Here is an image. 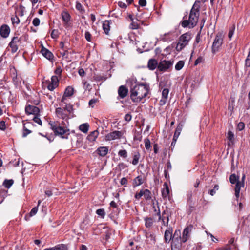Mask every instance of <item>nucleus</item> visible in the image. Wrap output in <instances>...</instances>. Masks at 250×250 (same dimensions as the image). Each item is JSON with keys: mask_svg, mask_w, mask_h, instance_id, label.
<instances>
[{"mask_svg": "<svg viewBox=\"0 0 250 250\" xmlns=\"http://www.w3.org/2000/svg\"><path fill=\"white\" fill-rule=\"evenodd\" d=\"M38 115H35V117L33 118V121L38 123L39 125H42V122L40 118L38 116Z\"/></svg>", "mask_w": 250, "mask_h": 250, "instance_id": "51", "label": "nucleus"}, {"mask_svg": "<svg viewBox=\"0 0 250 250\" xmlns=\"http://www.w3.org/2000/svg\"><path fill=\"white\" fill-rule=\"evenodd\" d=\"M184 62L183 61H179L175 65V69L177 70H181L184 66Z\"/></svg>", "mask_w": 250, "mask_h": 250, "instance_id": "38", "label": "nucleus"}, {"mask_svg": "<svg viewBox=\"0 0 250 250\" xmlns=\"http://www.w3.org/2000/svg\"><path fill=\"white\" fill-rule=\"evenodd\" d=\"M118 155L123 157V158H126L127 157V152L126 150H120L118 152Z\"/></svg>", "mask_w": 250, "mask_h": 250, "instance_id": "39", "label": "nucleus"}, {"mask_svg": "<svg viewBox=\"0 0 250 250\" xmlns=\"http://www.w3.org/2000/svg\"><path fill=\"white\" fill-rule=\"evenodd\" d=\"M193 229L192 225H189L186 227L183 231V235L182 237H180V243H185L190 237V233L191 232Z\"/></svg>", "mask_w": 250, "mask_h": 250, "instance_id": "9", "label": "nucleus"}, {"mask_svg": "<svg viewBox=\"0 0 250 250\" xmlns=\"http://www.w3.org/2000/svg\"><path fill=\"white\" fill-rule=\"evenodd\" d=\"M143 195L146 200H150L151 198V193L148 189L143 190Z\"/></svg>", "mask_w": 250, "mask_h": 250, "instance_id": "35", "label": "nucleus"}, {"mask_svg": "<svg viewBox=\"0 0 250 250\" xmlns=\"http://www.w3.org/2000/svg\"><path fill=\"white\" fill-rule=\"evenodd\" d=\"M99 135V132L98 130H94L87 136V139L90 142L95 141Z\"/></svg>", "mask_w": 250, "mask_h": 250, "instance_id": "22", "label": "nucleus"}, {"mask_svg": "<svg viewBox=\"0 0 250 250\" xmlns=\"http://www.w3.org/2000/svg\"><path fill=\"white\" fill-rule=\"evenodd\" d=\"M31 125V124L30 123H28L27 124H23V133H22V137H25L28 135L29 134L31 133V131L29 130L27 127H29V126Z\"/></svg>", "mask_w": 250, "mask_h": 250, "instance_id": "25", "label": "nucleus"}, {"mask_svg": "<svg viewBox=\"0 0 250 250\" xmlns=\"http://www.w3.org/2000/svg\"><path fill=\"white\" fill-rule=\"evenodd\" d=\"M69 113H71L73 111V106L70 104H67L64 108Z\"/></svg>", "mask_w": 250, "mask_h": 250, "instance_id": "45", "label": "nucleus"}, {"mask_svg": "<svg viewBox=\"0 0 250 250\" xmlns=\"http://www.w3.org/2000/svg\"><path fill=\"white\" fill-rule=\"evenodd\" d=\"M96 213L99 216H100L102 218H104L105 216V211L104 210L103 208L98 209L96 210Z\"/></svg>", "mask_w": 250, "mask_h": 250, "instance_id": "41", "label": "nucleus"}, {"mask_svg": "<svg viewBox=\"0 0 250 250\" xmlns=\"http://www.w3.org/2000/svg\"><path fill=\"white\" fill-rule=\"evenodd\" d=\"M41 52L42 55L49 60H51L53 59V54L49 50L45 48L42 45Z\"/></svg>", "mask_w": 250, "mask_h": 250, "instance_id": "15", "label": "nucleus"}, {"mask_svg": "<svg viewBox=\"0 0 250 250\" xmlns=\"http://www.w3.org/2000/svg\"><path fill=\"white\" fill-rule=\"evenodd\" d=\"M179 234H180L179 231H175L173 236H172V238L171 240L172 241V243H175L176 241L178 242L179 240H180V237H181L179 236Z\"/></svg>", "mask_w": 250, "mask_h": 250, "instance_id": "36", "label": "nucleus"}, {"mask_svg": "<svg viewBox=\"0 0 250 250\" xmlns=\"http://www.w3.org/2000/svg\"><path fill=\"white\" fill-rule=\"evenodd\" d=\"M218 189H219L218 185H215L214 187V188L209 190V193L211 196H213L216 193V191L218 190Z\"/></svg>", "mask_w": 250, "mask_h": 250, "instance_id": "46", "label": "nucleus"}, {"mask_svg": "<svg viewBox=\"0 0 250 250\" xmlns=\"http://www.w3.org/2000/svg\"><path fill=\"white\" fill-rule=\"evenodd\" d=\"M159 64L156 60L154 59H151L149 60L147 64V66L150 70H154L157 66L158 67Z\"/></svg>", "mask_w": 250, "mask_h": 250, "instance_id": "20", "label": "nucleus"}, {"mask_svg": "<svg viewBox=\"0 0 250 250\" xmlns=\"http://www.w3.org/2000/svg\"><path fill=\"white\" fill-rule=\"evenodd\" d=\"M128 89L124 85L120 86L118 89V94L121 98L125 97L128 93Z\"/></svg>", "mask_w": 250, "mask_h": 250, "instance_id": "17", "label": "nucleus"}, {"mask_svg": "<svg viewBox=\"0 0 250 250\" xmlns=\"http://www.w3.org/2000/svg\"><path fill=\"white\" fill-rule=\"evenodd\" d=\"M51 129L56 136H59L63 139H67L70 134L69 130L60 126L58 122H49Z\"/></svg>", "mask_w": 250, "mask_h": 250, "instance_id": "4", "label": "nucleus"}, {"mask_svg": "<svg viewBox=\"0 0 250 250\" xmlns=\"http://www.w3.org/2000/svg\"><path fill=\"white\" fill-rule=\"evenodd\" d=\"M145 226L147 228H150L153 225V219L152 218H150V217L146 218L145 219Z\"/></svg>", "mask_w": 250, "mask_h": 250, "instance_id": "34", "label": "nucleus"}, {"mask_svg": "<svg viewBox=\"0 0 250 250\" xmlns=\"http://www.w3.org/2000/svg\"><path fill=\"white\" fill-rule=\"evenodd\" d=\"M67 249V247L64 244H59L55 247L45 249L43 250H66Z\"/></svg>", "mask_w": 250, "mask_h": 250, "instance_id": "24", "label": "nucleus"}, {"mask_svg": "<svg viewBox=\"0 0 250 250\" xmlns=\"http://www.w3.org/2000/svg\"><path fill=\"white\" fill-rule=\"evenodd\" d=\"M6 129V125L5 122L4 121H1L0 122V129L1 130H4Z\"/></svg>", "mask_w": 250, "mask_h": 250, "instance_id": "55", "label": "nucleus"}, {"mask_svg": "<svg viewBox=\"0 0 250 250\" xmlns=\"http://www.w3.org/2000/svg\"><path fill=\"white\" fill-rule=\"evenodd\" d=\"M183 125V124L180 123L178 124V126H177L173 136V141H174L175 142H176L179 136L180 135L181 132L182 130Z\"/></svg>", "mask_w": 250, "mask_h": 250, "instance_id": "19", "label": "nucleus"}, {"mask_svg": "<svg viewBox=\"0 0 250 250\" xmlns=\"http://www.w3.org/2000/svg\"><path fill=\"white\" fill-rule=\"evenodd\" d=\"M139 4L142 7L146 6V0H139Z\"/></svg>", "mask_w": 250, "mask_h": 250, "instance_id": "60", "label": "nucleus"}, {"mask_svg": "<svg viewBox=\"0 0 250 250\" xmlns=\"http://www.w3.org/2000/svg\"><path fill=\"white\" fill-rule=\"evenodd\" d=\"M64 110V109H62L61 107H58L56 109L55 112L58 117L64 119L67 117V114L65 113Z\"/></svg>", "mask_w": 250, "mask_h": 250, "instance_id": "21", "label": "nucleus"}, {"mask_svg": "<svg viewBox=\"0 0 250 250\" xmlns=\"http://www.w3.org/2000/svg\"><path fill=\"white\" fill-rule=\"evenodd\" d=\"M55 73L56 75H60L62 73V69L60 67H57L55 71Z\"/></svg>", "mask_w": 250, "mask_h": 250, "instance_id": "62", "label": "nucleus"}, {"mask_svg": "<svg viewBox=\"0 0 250 250\" xmlns=\"http://www.w3.org/2000/svg\"><path fill=\"white\" fill-rule=\"evenodd\" d=\"M11 21L13 24L17 25L18 24L20 21L19 18L17 16L11 17Z\"/></svg>", "mask_w": 250, "mask_h": 250, "instance_id": "42", "label": "nucleus"}, {"mask_svg": "<svg viewBox=\"0 0 250 250\" xmlns=\"http://www.w3.org/2000/svg\"><path fill=\"white\" fill-rule=\"evenodd\" d=\"M149 90V86L147 83L136 85L130 90L131 99L133 102H139L147 96Z\"/></svg>", "mask_w": 250, "mask_h": 250, "instance_id": "2", "label": "nucleus"}, {"mask_svg": "<svg viewBox=\"0 0 250 250\" xmlns=\"http://www.w3.org/2000/svg\"><path fill=\"white\" fill-rule=\"evenodd\" d=\"M235 26L233 25L232 27L230 29L229 33H228V37L229 39H231L232 37L233 36L235 30Z\"/></svg>", "mask_w": 250, "mask_h": 250, "instance_id": "44", "label": "nucleus"}, {"mask_svg": "<svg viewBox=\"0 0 250 250\" xmlns=\"http://www.w3.org/2000/svg\"><path fill=\"white\" fill-rule=\"evenodd\" d=\"M118 4L119 7L122 8H125L127 6L125 3L122 1H119Z\"/></svg>", "mask_w": 250, "mask_h": 250, "instance_id": "61", "label": "nucleus"}, {"mask_svg": "<svg viewBox=\"0 0 250 250\" xmlns=\"http://www.w3.org/2000/svg\"><path fill=\"white\" fill-rule=\"evenodd\" d=\"M120 183L122 185H125L127 183V180L126 178L123 177L120 181Z\"/></svg>", "mask_w": 250, "mask_h": 250, "instance_id": "59", "label": "nucleus"}, {"mask_svg": "<svg viewBox=\"0 0 250 250\" xmlns=\"http://www.w3.org/2000/svg\"><path fill=\"white\" fill-rule=\"evenodd\" d=\"M74 89L71 86H68L64 91V93L62 97V98L61 101L64 102L66 100V98L67 97H70L73 94Z\"/></svg>", "mask_w": 250, "mask_h": 250, "instance_id": "16", "label": "nucleus"}, {"mask_svg": "<svg viewBox=\"0 0 250 250\" xmlns=\"http://www.w3.org/2000/svg\"><path fill=\"white\" fill-rule=\"evenodd\" d=\"M245 66L247 67L250 66V49L247 59L245 60Z\"/></svg>", "mask_w": 250, "mask_h": 250, "instance_id": "48", "label": "nucleus"}, {"mask_svg": "<svg viewBox=\"0 0 250 250\" xmlns=\"http://www.w3.org/2000/svg\"><path fill=\"white\" fill-rule=\"evenodd\" d=\"M140 157V155L139 152H135L133 155V159L132 161V164L133 165H136L138 162Z\"/></svg>", "mask_w": 250, "mask_h": 250, "instance_id": "31", "label": "nucleus"}, {"mask_svg": "<svg viewBox=\"0 0 250 250\" xmlns=\"http://www.w3.org/2000/svg\"><path fill=\"white\" fill-rule=\"evenodd\" d=\"M157 215L159 216V220H162L163 225L165 226H168L169 222V217L170 216L169 213L167 211H164L162 213V216H161L160 211L159 209Z\"/></svg>", "mask_w": 250, "mask_h": 250, "instance_id": "8", "label": "nucleus"}, {"mask_svg": "<svg viewBox=\"0 0 250 250\" xmlns=\"http://www.w3.org/2000/svg\"><path fill=\"white\" fill-rule=\"evenodd\" d=\"M85 38L87 41L90 42L91 41V34L89 32H85Z\"/></svg>", "mask_w": 250, "mask_h": 250, "instance_id": "57", "label": "nucleus"}, {"mask_svg": "<svg viewBox=\"0 0 250 250\" xmlns=\"http://www.w3.org/2000/svg\"><path fill=\"white\" fill-rule=\"evenodd\" d=\"M142 196H143V190H141L139 193L136 194L135 197L136 199L139 200Z\"/></svg>", "mask_w": 250, "mask_h": 250, "instance_id": "58", "label": "nucleus"}, {"mask_svg": "<svg viewBox=\"0 0 250 250\" xmlns=\"http://www.w3.org/2000/svg\"><path fill=\"white\" fill-rule=\"evenodd\" d=\"M245 179V174H243L241 180H239V176L235 174H232L229 177L230 182L234 184H236L235 188V196L237 199L239 197L240 191L241 188L244 187V181Z\"/></svg>", "mask_w": 250, "mask_h": 250, "instance_id": "3", "label": "nucleus"}, {"mask_svg": "<svg viewBox=\"0 0 250 250\" xmlns=\"http://www.w3.org/2000/svg\"><path fill=\"white\" fill-rule=\"evenodd\" d=\"M10 28L7 25H3L0 27V35L2 37L6 38L8 36L10 33Z\"/></svg>", "mask_w": 250, "mask_h": 250, "instance_id": "18", "label": "nucleus"}, {"mask_svg": "<svg viewBox=\"0 0 250 250\" xmlns=\"http://www.w3.org/2000/svg\"><path fill=\"white\" fill-rule=\"evenodd\" d=\"M38 207H35L34 208H33L31 211L30 212L29 215H26L25 216V219L26 220H28L29 218V217H32L34 215H35L37 211H38Z\"/></svg>", "mask_w": 250, "mask_h": 250, "instance_id": "30", "label": "nucleus"}, {"mask_svg": "<svg viewBox=\"0 0 250 250\" xmlns=\"http://www.w3.org/2000/svg\"><path fill=\"white\" fill-rule=\"evenodd\" d=\"M78 73L81 76H83L85 74V72L84 70L82 68H81L79 70Z\"/></svg>", "mask_w": 250, "mask_h": 250, "instance_id": "64", "label": "nucleus"}, {"mask_svg": "<svg viewBox=\"0 0 250 250\" xmlns=\"http://www.w3.org/2000/svg\"><path fill=\"white\" fill-rule=\"evenodd\" d=\"M110 22L108 21H105L103 23V29L106 34H108L110 30Z\"/></svg>", "mask_w": 250, "mask_h": 250, "instance_id": "29", "label": "nucleus"}, {"mask_svg": "<svg viewBox=\"0 0 250 250\" xmlns=\"http://www.w3.org/2000/svg\"><path fill=\"white\" fill-rule=\"evenodd\" d=\"M224 35L222 33H218L214 40L212 46V51L213 53H215L219 50L221 46L223 41Z\"/></svg>", "mask_w": 250, "mask_h": 250, "instance_id": "6", "label": "nucleus"}, {"mask_svg": "<svg viewBox=\"0 0 250 250\" xmlns=\"http://www.w3.org/2000/svg\"><path fill=\"white\" fill-rule=\"evenodd\" d=\"M165 188L162 191V195L164 198H166L168 196L169 194V189L167 183H165L164 184Z\"/></svg>", "mask_w": 250, "mask_h": 250, "instance_id": "27", "label": "nucleus"}, {"mask_svg": "<svg viewBox=\"0 0 250 250\" xmlns=\"http://www.w3.org/2000/svg\"><path fill=\"white\" fill-rule=\"evenodd\" d=\"M204 61V58L202 56H200L195 61L194 65H197V64L203 62Z\"/></svg>", "mask_w": 250, "mask_h": 250, "instance_id": "47", "label": "nucleus"}, {"mask_svg": "<svg viewBox=\"0 0 250 250\" xmlns=\"http://www.w3.org/2000/svg\"><path fill=\"white\" fill-rule=\"evenodd\" d=\"M173 229L171 227H168L165 232L164 239L166 243H168L172 238Z\"/></svg>", "mask_w": 250, "mask_h": 250, "instance_id": "14", "label": "nucleus"}, {"mask_svg": "<svg viewBox=\"0 0 250 250\" xmlns=\"http://www.w3.org/2000/svg\"><path fill=\"white\" fill-rule=\"evenodd\" d=\"M89 128V125L87 123L82 124L79 126V129L83 133H87Z\"/></svg>", "mask_w": 250, "mask_h": 250, "instance_id": "33", "label": "nucleus"}, {"mask_svg": "<svg viewBox=\"0 0 250 250\" xmlns=\"http://www.w3.org/2000/svg\"><path fill=\"white\" fill-rule=\"evenodd\" d=\"M139 24L136 22H135L134 21H132V22L130 23V24L129 26V28L130 29H132V30L137 29L139 28Z\"/></svg>", "mask_w": 250, "mask_h": 250, "instance_id": "40", "label": "nucleus"}, {"mask_svg": "<svg viewBox=\"0 0 250 250\" xmlns=\"http://www.w3.org/2000/svg\"><path fill=\"white\" fill-rule=\"evenodd\" d=\"M20 43V39L18 37H14L9 45L11 49V52L12 53L16 52L18 49V46Z\"/></svg>", "mask_w": 250, "mask_h": 250, "instance_id": "12", "label": "nucleus"}, {"mask_svg": "<svg viewBox=\"0 0 250 250\" xmlns=\"http://www.w3.org/2000/svg\"><path fill=\"white\" fill-rule=\"evenodd\" d=\"M132 119V116L130 113H128L126 114L124 117V119L125 121L127 122H129Z\"/></svg>", "mask_w": 250, "mask_h": 250, "instance_id": "56", "label": "nucleus"}, {"mask_svg": "<svg viewBox=\"0 0 250 250\" xmlns=\"http://www.w3.org/2000/svg\"><path fill=\"white\" fill-rule=\"evenodd\" d=\"M59 80L57 76H52L51 79V82H46L47 87L50 91H53L58 84Z\"/></svg>", "mask_w": 250, "mask_h": 250, "instance_id": "11", "label": "nucleus"}, {"mask_svg": "<svg viewBox=\"0 0 250 250\" xmlns=\"http://www.w3.org/2000/svg\"><path fill=\"white\" fill-rule=\"evenodd\" d=\"M167 99L162 98V99L160 101V104L161 105H164L166 104L167 102Z\"/></svg>", "mask_w": 250, "mask_h": 250, "instance_id": "63", "label": "nucleus"}, {"mask_svg": "<svg viewBox=\"0 0 250 250\" xmlns=\"http://www.w3.org/2000/svg\"><path fill=\"white\" fill-rule=\"evenodd\" d=\"M62 20L65 24H67L70 20V15L67 12L63 11L62 13Z\"/></svg>", "mask_w": 250, "mask_h": 250, "instance_id": "28", "label": "nucleus"}, {"mask_svg": "<svg viewBox=\"0 0 250 250\" xmlns=\"http://www.w3.org/2000/svg\"><path fill=\"white\" fill-rule=\"evenodd\" d=\"M59 34H58V31L57 30H53L51 33V36L52 38L55 39L57 38L58 37Z\"/></svg>", "mask_w": 250, "mask_h": 250, "instance_id": "49", "label": "nucleus"}, {"mask_svg": "<svg viewBox=\"0 0 250 250\" xmlns=\"http://www.w3.org/2000/svg\"><path fill=\"white\" fill-rule=\"evenodd\" d=\"M191 34L187 32L182 35L179 39V41L177 44L176 49L177 51H181L188 43L189 41L191 40Z\"/></svg>", "mask_w": 250, "mask_h": 250, "instance_id": "5", "label": "nucleus"}, {"mask_svg": "<svg viewBox=\"0 0 250 250\" xmlns=\"http://www.w3.org/2000/svg\"><path fill=\"white\" fill-rule=\"evenodd\" d=\"M25 112L28 114H33L34 115H39V108L34 105H28L25 107Z\"/></svg>", "mask_w": 250, "mask_h": 250, "instance_id": "13", "label": "nucleus"}, {"mask_svg": "<svg viewBox=\"0 0 250 250\" xmlns=\"http://www.w3.org/2000/svg\"><path fill=\"white\" fill-rule=\"evenodd\" d=\"M145 147L146 149H149L151 147V144L150 140L148 139H146L145 140Z\"/></svg>", "mask_w": 250, "mask_h": 250, "instance_id": "50", "label": "nucleus"}, {"mask_svg": "<svg viewBox=\"0 0 250 250\" xmlns=\"http://www.w3.org/2000/svg\"><path fill=\"white\" fill-rule=\"evenodd\" d=\"M199 1H196L193 4L189 13L188 19L187 20L185 16L184 17V19L181 22L182 26L184 28L189 27V28H193L194 27L198 21L199 16V8L200 6L198 3Z\"/></svg>", "mask_w": 250, "mask_h": 250, "instance_id": "1", "label": "nucleus"}, {"mask_svg": "<svg viewBox=\"0 0 250 250\" xmlns=\"http://www.w3.org/2000/svg\"><path fill=\"white\" fill-rule=\"evenodd\" d=\"M227 138L229 141L230 142L228 143L229 145H230L231 144H232L234 142V134L231 131H229L227 134Z\"/></svg>", "mask_w": 250, "mask_h": 250, "instance_id": "32", "label": "nucleus"}, {"mask_svg": "<svg viewBox=\"0 0 250 250\" xmlns=\"http://www.w3.org/2000/svg\"><path fill=\"white\" fill-rule=\"evenodd\" d=\"M123 132L120 131H114L107 134L105 136V139L107 141L119 139L123 136Z\"/></svg>", "mask_w": 250, "mask_h": 250, "instance_id": "7", "label": "nucleus"}, {"mask_svg": "<svg viewBox=\"0 0 250 250\" xmlns=\"http://www.w3.org/2000/svg\"><path fill=\"white\" fill-rule=\"evenodd\" d=\"M245 127V124L243 122H240L237 125V128L239 130H242Z\"/></svg>", "mask_w": 250, "mask_h": 250, "instance_id": "54", "label": "nucleus"}, {"mask_svg": "<svg viewBox=\"0 0 250 250\" xmlns=\"http://www.w3.org/2000/svg\"><path fill=\"white\" fill-rule=\"evenodd\" d=\"M144 182V178L142 176H138L136 177L133 182L134 187H137L142 184Z\"/></svg>", "mask_w": 250, "mask_h": 250, "instance_id": "23", "label": "nucleus"}, {"mask_svg": "<svg viewBox=\"0 0 250 250\" xmlns=\"http://www.w3.org/2000/svg\"><path fill=\"white\" fill-rule=\"evenodd\" d=\"M172 64L173 61L162 60L158 65V68L161 71H165L170 68Z\"/></svg>", "mask_w": 250, "mask_h": 250, "instance_id": "10", "label": "nucleus"}, {"mask_svg": "<svg viewBox=\"0 0 250 250\" xmlns=\"http://www.w3.org/2000/svg\"><path fill=\"white\" fill-rule=\"evenodd\" d=\"M168 93L169 89L167 88H164L162 91V98L165 99H167Z\"/></svg>", "mask_w": 250, "mask_h": 250, "instance_id": "43", "label": "nucleus"}, {"mask_svg": "<svg viewBox=\"0 0 250 250\" xmlns=\"http://www.w3.org/2000/svg\"><path fill=\"white\" fill-rule=\"evenodd\" d=\"M98 101L97 99H92L89 101V105L91 107H94V104Z\"/></svg>", "mask_w": 250, "mask_h": 250, "instance_id": "53", "label": "nucleus"}, {"mask_svg": "<svg viewBox=\"0 0 250 250\" xmlns=\"http://www.w3.org/2000/svg\"><path fill=\"white\" fill-rule=\"evenodd\" d=\"M98 154L101 156H105L108 153V149L107 147H100L97 149Z\"/></svg>", "mask_w": 250, "mask_h": 250, "instance_id": "26", "label": "nucleus"}, {"mask_svg": "<svg viewBox=\"0 0 250 250\" xmlns=\"http://www.w3.org/2000/svg\"><path fill=\"white\" fill-rule=\"evenodd\" d=\"M13 180H5L3 182V185L5 188H9L13 184Z\"/></svg>", "mask_w": 250, "mask_h": 250, "instance_id": "37", "label": "nucleus"}, {"mask_svg": "<svg viewBox=\"0 0 250 250\" xmlns=\"http://www.w3.org/2000/svg\"><path fill=\"white\" fill-rule=\"evenodd\" d=\"M40 23V20L38 18H34L32 21L33 24L35 26H37L39 25Z\"/></svg>", "mask_w": 250, "mask_h": 250, "instance_id": "52", "label": "nucleus"}]
</instances>
